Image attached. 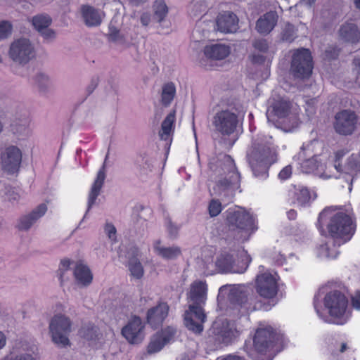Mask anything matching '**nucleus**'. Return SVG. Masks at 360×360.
<instances>
[{
  "label": "nucleus",
  "instance_id": "20e7f679",
  "mask_svg": "<svg viewBox=\"0 0 360 360\" xmlns=\"http://www.w3.org/2000/svg\"><path fill=\"white\" fill-rule=\"evenodd\" d=\"M207 285L200 281H194L188 295V310L186 311L184 321L186 328L200 333L203 330L202 323L206 319L202 306L206 300Z\"/></svg>",
  "mask_w": 360,
  "mask_h": 360
},
{
  "label": "nucleus",
  "instance_id": "49530a36",
  "mask_svg": "<svg viewBox=\"0 0 360 360\" xmlns=\"http://www.w3.org/2000/svg\"><path fill=\"white\" fill-rule=\"evenodd\" d=\"M12 25L8 21L0 22V40L7 38L11 34Z\"/></svg>",
  "mask_w": 360,
  "mask_h": 360
},
{
  "label": "nucleus",
  "instance_id": "6e6d98bb",
  "mask_svg": "<svg viewBox=\"0 0 360 360\" xmlns=\"http://www.w3.org/2000/svg\"><path fill=\"white\" fill-rule=\"evenodd\" d=\"M283 69H288L290 72L292 70V56H285L280 63Z\"/></svg>",
  "mask_w": 360,
  "mask_h": 360
},
{
  "label": "nucleus",
  "instance_id": "de8ad7c7",
  "mask_svg": "<svg viewBox=\"0 0 360 360\" xmlns=\"http://www.w3.org/2000/svg\"><path fill=\"white\" fill-rule=\"evenodd\" d=\"M28 120L27 119H24L22 120V124L14 123L12 124V129L14 133L20 134H28Z\"/></svg>",
  "mask_w": 360,
  "mask_h": 360
},
{
  "label": "nucleus",
  "instance_id": "423d86ee",
  "mask_svg": "<svg viewBox=\"0 0 360 360\" xmlns=\"http://www.w3.org/2000/svg\"><path fill=\"white\" fill-rule=\"evenodd\" d=\"M323 304L330 319L329 323L344 325L347 322L349 300L344 287L339 285L338 288H330L326 292Z\"/></svg>",
  "mask_w": 360,
  "mask_h": 360
},
{
  "label": "nucleus",
  "instance_id": "69168bd1",
  "mask_svg": "<svg viewBox=\"0 0 360 360\" xmlns=\"http://www.w3.org/2000/svg\"><path fill=\"white\" fill-rule=\"evenodd\" d=\"M151 18L148 13H143L140 18L141 23L143 26H148L150 22Z\"/></svg>",
  "mask_w": 360,
  "mask_h": 360
},
{
  "label": "nucleus",
  "instance_id": "4d7b16f0",
  "mask_svg": "<svg viewBox=\"0 0 360 360\" xmlns=\"http://www.w3.org/2000/svg\"><path fill=\"white\" fill-rule=\"evenodd\" d=\"M110 32L108 34L109 38L113 41H119L122 39L120 35V30L115 27H110Z\"/></svg>",
  "mask_w": 360,
  "mask_h": 360
},
{
  "label": "nucleus",
  "instance_id": "0e129e2a",
  "mask_svg": "<svg viewBox=\"0 0 360 360\" xmlns=\"http://www.w3.org/2000/svg\"><path fill=\"white\" fill-rule=\"evenodd\" d=\"M353 63L357 68V75L356 78V83L360 87V58H355L353 60Z\"/></svg>",
  "mask_w": 360,
  "mask_h": 360
},
{
  "label": "nucleus",
  "instance_id": "052dcab7",
  "mask_svg": "<svg viewBox=\"0 0 360 360\" xmlns=\"http://www.w3.org/2000/svg\"><path fill=\"white\" fill-rule=\"evenodd\" d=\"M38 32H40L41 36L46 39H53L56 36L55 32L49 29V27L44 29L43 28Z\"/></svg>",
  "mask_w": 360,
  "mask_h": 360
},
{
  "label": "nucleus",
  "instance_id": "774afa93",
  "mask_svg": "<svg viewBox=\"0 0 360 360\" xmlns=\"http://www.w3.org/2000/svg\"><path fill=\"white\" fill-rule=\"evenodd\" d=\"M13 360H35V359L32 355L25 354L17 356Z\"/></svg>",
  "mask_w": 360,
  "mask_h": 360
},
{
  "label": "nucleus",
  "instance_id": "dca6fc26",
  "mask_svg": "<svg viewBox=\"0 0 360 360\" xmlns=\"http://www.w3.org/2000/svg\"><path fill=\"white\" fill-rule=\"evenodd\" d=\"M276 340L278 338L271 327L259 328L254 337V347L258 352L265 354L274 349Z\"/></svg>",
  "mask_w": 360,
  "mask_h": 360
},
{
  "label": "nucleus",
  "instance_id": "7ed1b4c3",
  "mask_svg": "<svg viewBox=\"0 0 360 360\" xmlns=\"http://www.w3.org/2000/svg\"><path fill=\"white\" fill-rule=\"evenodd\" d=\"M210 169L220 179L214 187L215 193L228 200L231 199L235 191L240 188V174L237 172L233 160L231 156L224 155L210 165Z\"/></svg>",
  "mask_w": 360,
  "mask_h": 360
},
{
  "label": "nucleus",
  "instance_id": "680f3d73",
  "mask_svg": "<svg viewBox=\"0 0 360 360\" xmlns=\"http://www.w3.org/2000/svg\"><path fill=\"white\" fill-rule=\"evenodd\" d=\"M352 304L354 308L360 310V290L356 291L352 297Z\"/></svg>",
  "mask_w": 360,
  "mask_h": 360
},
{
  "label": "nucleus",
  "instance_id": "393cba45",
  "mask_svg": "<svg viewBox=\"0 0 360 360\" xmlns=\"http://www.w3.org/2000/svg\"><path fill=\"white\" fill-rule=\"evenodd\" d=\"M340 37L345 41L356 44L360 41V30L353 22H345L339 30Z\"/></svg>",
  "mask_w": 360,
  "mask_h": 360
},
{
  "label": "nucleus",
  "instance_id": "f704fd0d",
  "mask_svg": "<svg viewBox=\"0 0 360 360\" xmlns=\"http://www.w3.org/2000/svg\"><path fill=\"white\" fill-rule=\"evenodd\" d=\"M153 19L158 22L163 21L168 13V8L164 0H156L153 6Z\"/></svg>",
  "mask_w": 360,
  "mask_h": 360
},
{
  "label": "nucleus",
  "instance_id": "f8f14e48",
  "mask_svg": "<svg viewBox=\"0 0 360 360\" xmlns=\"http://www.w3.org/2000/svg\"><path fill=\"white\" fill-rule=\"evenodd\" d=\"M357 122L358 116L354 111L342 110L335 116L334 129L340 135H351L356 130Z\"/></svg>",
  "mask_w": 360,
  "mask_h": 360
},
{
  "label": "nucleus",
  "instance_id": "c03bdc74",
  "mask_svg": "<svg viewBox=\"0 0 360 360\" xmlns=\"http://www.w3.org/2000/svg\"><path fill=\"white\" fill-rule=\"evenodd\" d=\"M6 192L4 195L5 200L11 202V203H14L15 202H18L20 198V193L16 188L11 187H6Z\"/></svg>",
  "mask_w": 360,
  "mask_h": 360
},
{
  "label": "nucleus",
  "instance_id": "864d4df0",
  "mask_svg": "<svg viewBox=\"0 0 360 360\" xmlns=\"http://www.w3.org/2000/svg\"><path fill=\"white\" fill-rule=\"evenodd\" d=\"M292 27L290 23L287 24L285 29L281 32V39L283 41H292Z\"/></svg>",
  "mask_w": 360,
  "mask_h": 360
},
{
  "label": "nucleus",
  "instance_id": "c85d7f7f",
  "mask_svg": "<svg viewBox=\"0 0 360 360\" xmlns=\"http://www.w3.org/2000/svg\"><path fill=\"white\" fill-rule=\"evenodd\" d=\"M155 252L165 259H174L179 257L181 250L178 246L165 247L161 245L160 240H156L153 245Z\"/></svg>",
  "mask_w": 360,
  "mask_h": 360
},
{
  "label": "nucleus",
  "instance_id": "6e6552de",
  "mask_svg": "<svg viewBox=\"0 0 360 360\" xmlns=\"http://www.w3.org/2000/svg\"><path fill=\"white\" fill-rule=\"evenodd\" d=\"M70 319L61 314L54 315L49 323V328L51 340L59 347L70 345L68 336L71 332Z\"/></svg>",
  "mask_w": 360,
  "mask_h": 360
},
{
  "label": "nucleus",
  "instance_id": "b1692460",
  "mask_svg": "<svg viewBox=\"0 0 360 360\" xmlns=\"http://www.w3.org/2000/svg\"><path fill=\"white\" fill-rule=\"evenodd\" d=\"M47 207L45 204L42 203L38 205L34 210L29 214L22 216L18 224L20 230L27 231L30 227L46 212Z\"/></svg>",
  "mask_w": 360,
  "mask_h": 360
},
{
  "label": "nucleus",
  "instance_id": "7c9ffc66",
  "mask_svg": "<svg viewBox=\"0 0 360 360\" xmlns=\"http://www.w3.org/2000/svg\"><path fill=\"white\" fill-rule=\"evenodd\" d=\"M175 110H173L165 118L161 124L162 132L160 133L161 139L167 140L174 129L175 121Z\"/></svg>",
  "mask_w": 360,
  "mask_h": 360
},
{
  "label": "nucleus",
  "instance_id": "0eeeda50",
  "mask_svg": "<svg viewBox=\"0 0 360 360\" xmlns=\"http://www.w3.org/2000/svg\"><path fill=\"white\" fill-rule=\"evenodd\" d=\"M348 153L346 149H340L330 155L321 173L324 179L338 178L340 174L345 173L354 176L356 174L360 165L357 158L352 154L347 160L345 165H342L345 155Z\"/></svg>",
  "mask_w": 360,
  "mask_h": 360
},
{
  "label": "nucleus",
  "instance_id": "a19ab883",
  "mask_svg": "<svg viewBox=\"0 0 360 360\" xmlns=\"http://www.w3.org/2000/svg\"><path fill=\"white\" fill-rule=\"evenodd\" d=\"M34 81L39 89L41 92H46L49 86V80L47 75L38 73L34 77Z\"/></svg>",
  "mask_w": 360,
  "mask_h": 360
},
{
  "label": "nucleus",
  "instance_id": "412c9836",
  "mask_svg": "<svg viewBox=\"0 0 360 360\" xmlns=\"http://www.w3.org/2000/svg\"><path fill=\"white\" fill-rule=\"evenodd\" d=\"M217 30L221 32H235L238 29V18L231 11H224L217 15L216 20Z\"/></svg>",
  "mask_w": 360,
  "mask_h": 360
},
{
  "label": "nucleus",
  "instance_id": "a878e982",
  "mask_svg": "<svg viewBox=\"0 0 360 360\" xmlns=\"http://www.w3.org/2000/svg\"><path fill=\"white\" fill-rule=\"evenodd\" d=\"M290 110V102L283 100L276 101L272 105V106L267 109V119L269 121L274 122V116H276L278 118H284L288 115Z\"/></svg>",
  "mask_w": 360,
  "mask_h": 360
},
{
  "label": "nucleus",
  "instance_id": "cd10ccee",
  "mask_svg": "<svg viewBox=\"0 0 360 360\" xmlns=\"http://www.w3.org/2000/svg\"><path fill=\"white\" fill-rule=\"evenodd\" d=\"M74 276L77 283L82 286L89 285L93 280V275L89 267L81 262L75 264Z\"/></svg>",
  "mask_w": 360,
  "mask_h": 360
},
{
  "label": "nucleus",
  "instance_id": "f257e3e1",
  "mask_svg": "<svg viewBox=\"0 0 360 360\" xmlns=\"http://www.w3.org/2000/svg\"><path fill=\"white\" fill-rule=\"evenodd\" d=\"M317 228L322 236L342 243L349 241L356 231L353 209L350 206H329L319 215Z\"/></svg>",
  "mask_w": 360,
  "mask_h": 360
},
{
  "label": "nucleus",
  "instance_id": "f03ea898",
  "mask_svg": "<svg viewBox=\"0 0 360 360\" xmlns=\"http://www.w3.org/2000/svg\"><path fill=\"white\" fill-rule=\"evenodd\" d=\"M247 158L255 176L267 177L269 167L277 160L271 137L262 135L255 138Z\"/></svg>",
  "mask_w": 360,
  "mask_h": 360
},
{
  "label": "nucleus",
  "instance_id": "13d9d810",
  "mask_svg": "<svg viewBox=\"0 0 360 360\" xmlns=\"http://www.w3.org/2000/svg\"><path fill=\"white\" fill-rule=\"evenodd\" d=\"M71 263V261L68 259L61 260L60 266L59 268L60 278L61 279L63 278L65 272L69 269Z\"/></svg>",
  "mask_w": 360,
  "mask_h": 360
},
{
  "label": "nucleus",
  "instance_id": "4be33fe9",
  "mask_svg": "<svg viewBox=\"0 0 360 360\" xmlns=\"http://www.w3.org/2000/svg\"><path fill=\"white\" fill-rule=\"evenodd\" d=\"M169 306L166 302H160L155 307L148 310L147 321L153 327L157 328L162 323L167 316Z\"/></svg>",
  "mask_w": 360,
  "mask_h": 360
},
{
  "label": "nucleus",
  "instance_id": "aec40b11",
  "mask_svg": "<svg viewBox=\"0 0 360 360\" xmlns=\"http://www.w3.org/2000/svg\"><path fill=\"white\" fill-rule=\"evenodd\" d=\"M139 250L136 246L130 247L127 253V264L131 276L135 279H141L144 274V269L139 261Z\"/></svg>",
  "mask_w": 360,
  "mask_h": 360
},
{
  "label": "nucleus",
  "instance_id": "c9c22d12",
  "mask_svg": "<svg viewBox=\"0 0 360 360\" xmlns=\"http://www.w3.org/2000/svg\"><path fill=\"white\" fill-rule=\"evenodd\" d=\"M278 15L274 11H270L260 17L257 20V22L260 26H264L266 28H269V30L271 32L276 25Z\"/></svg>",
  "mask_w": 360,
  "mask_h": 360
},
{
  "label": "nucleus",
  "instance_id": "ea45409f",
  "mask_svg": "<svg viewBox=\"0 0 360 360\" xmlns=\"http://www.w3.org/2000/svg\"><path fill=\"white\" fill-rule=\"evenodd\" d=\"M165 345V342L157 333L152 337L148 345L147 351L149 354H153L161 350Z\"/></svg>",
  "mask_w": 360,
  "mask_h": 360
},
{
  "label": "nucleus",
  "instance_id": "473e14b6",
  "mask_svg": "<svg viewBox=\"0 0 360 360\" xmlns=\"http://www.w3.org/2000/svg\"><path fill=\"white\" fill-rule=\"evenodd\" d=\"M239 335L238 331L235 328L233 325L227 323L223 326L219 332L221 342L225 345L231 343Z\"/></svg>",
  "mask_w": 360,
  "mask_h": 360
},
{
  "label": "nucleus",
  "instance_id": "338daca9",
  "mask_svg": "<svg viewBox=\"0 0 360 360\" xmlns=\"http://www.w3.org/2000/svg\"><path fill=\"white\" fill-rule=\"evenodd\" d=\"M98 84V78H94L92 79L90 85L87 88V91L89 92V94H91L94 90L96 88Z\"/></svg>",
  "mask_w": 360,
  "mask_h": 360
},
{
  "label": "nucleus",
  "instance_id": "9d476101",
  "mask_svg": "<svg viewBox=\"0 0 360 360\" xmlns=\"http://www.w3.org/2000/svg\"><path fill=\"white\" fill-rule=\"evenodd\" d=\"M314 61L309 49H294V77L308 79L312 74Z\"/></svg>",
  "mask_w": 360,
  "mask_h": 360
},
{
  "label": "nucleus",
  "instance_id": "1a4fd4ad",
  "mask_svg": "<svg viewBox=\"0 0 360 360\" xmlns=\"http://www.w3.org/2000/svg\"><path fill=\"white\" fill-rule=\"evenodd\" d=\"M8 56L14 63L25 65L35 56L34 45L27 38L16 39L10 45Z\"/></svg>",
  "mask_w": 360,
  "mask_h": 360
},
{
  "label": "nucleus",
  "instance_id": "a211bd4d",
  "mask_svg": "<svg viewBox=\"0 0 360 360\" xmlns=\"http://www.w3.org/2000/svg\"><path fill=\"white\" fill-rule=\"evenodd\" d=\"M229 288L228 300L231 304L243 307L248 302V297L250 288L245 285H225L219 288V292H223Z\"/></svg>",
  "mask_w": 360,
  "mask_h": 360
},
{
  "label": "nucleus",
  "instance_id": "58836bf2",
  "mask_svg": "<svg viewBox=\"0 0 360 360\" xmlns=\"http://www.w3.org/2000/svg\"><path fill=\"white\" fill-rule=\"evenodd\" d=\"M32 22L34 28L37 31H39L43 28L44 29L49 27L52 20L48 15L41 14L34 16L32 18Z\"/></svg>",
  "mask_w": 360,
  "mask_h": 360
},
{
  "label": "nucleus",
  "instance_id": "6ab92c4d",
  "mask_svg": "<svg viewBox=\"0 0 360 360\" xmlns=\"http://www.w3.org/2000/svg\"><path fill=\"white\" fill-rule=\"evenodd\" d=\"M80 14L83 22L88 27L99 26L105 16L100 9L88 4L81 6Z\"/></svg>",
  "mask_w": 360,
  "mask_h": 360
},
{
  "label": "nucleus",
  "instance_id": "9b49d317",
  "mask_svg": "<svg viewBox=\"0 0 360 360\" xmlns=\"http://www.w3.org/2000/svg\"><path fill=\"white\" fill-rule=\"evenodd\" d=\"M226 225L230 231H240L254 229V219L243 208L229 209L226 212Z\"/></svg>",
  "mask_w": 360,
  "mask_h": 360
},
{
  "label": "nucleus",
  "instance_id": "4468645a",
  "mask_svg": "<svg viewBox=\"0 0 360 360\" xmlns=\"http://www.w3.org/2000/svg\"><path fill=\"white\" fill-rule=\"evenodd\" d=\"M241 257H243V266L238 267L234 264L233 256L229 253L221 254L216 261V266L222 273L242 274L245 271L251 262V257L247 252L243 250Z\"/></svg>",
  "mask_w": 360,
  "mask_h": 360
},
{
  "label": "nucleus",
  "instance_id": "39448f33",
  "mask_svg": "<svg viewBox=\"0 0 360 360\" xmlns=\"http://www.w3.org/2000/svg\"><path fill=\"white\" fill-rule=\"evenodd\" d=\"M245 112L244 108L240 103H230L214 114L212 125L218 133L230 136L242 124Z\"/></svg>",
  "mask_w": 360,
  "mask_h": 360
},
{
  "label": "nucleus",
  "instance_id": "8fccbe9b",
  "mask_svg": "<svg viewBox=\"0 0 360 360\" xmlns=\"http://www.w3.org/2000/svg\"><path fill=\"white\" fill-rule=\"evenodd\" d=\"M165 224L171 238H176L178 235L179 227L172 221L170 217H167L165 218Z\"/></svg>",
  "mask_w": 360,
  "mask_h": 360
},
{
  "label": "nucleus",
  "instance_id": "603ef678",
  "mask_svg": "<svg viewBox=\"0 0 360 360\" xmlns=\"http://www.w3.org/2000/svg\"><path fill=\"white\" fill-rule=\"evenodd\" d=\"M207 6L205 4V1H200L195 3L193 6L191 12L193 14V15L196 16V15L201 14L202 13L205 12V11L207 10Z\"/></svg>",
  "mask_w": 360,
  "mask_h": 360
},
{
  "label": "nucleus",
  "instance_id": "e2e57ef3",
  "mask_svg": "<svg viewBox=\"0 0 360 360\" xmlns=\"http://www.w3.org/2000/svg\"><path fill=\"white\" fill-rule=\"evenodd\" d=\"M251 61L255 64H262L265 61V57L262 54H252Z\"/></svg>",
  "mask_w": 360,
  "mask_h": 360
},
{
  "label": "nucleus",
  "instance_id": "bb28decb",
  "mask_svg": "<svg viewBox=\"0 0 360 360\" xmlns=\"http://www.w3.org/2000/svg\"><path fill=\"white\" fill-rule=\"evenodd\" d=\"M205 56L211 60H223L230 53L229 46L224 44H216L207 45L204 49Z\"/></svg>",
  "mask_w": 360,
  "mask_h": 360
},
{
  "label": "nucleus",
  "instance_id": "ddd939ff",
  "mask_svg": "<svg viewBox=\"0 0 360 360\" xmlns=\"http://www.w3.org/2000/svg\"><path fill=\"white\" fill-rule=\"evenodd\" d=\"M22 161V152L15 146L0 148V163L2 169L9 174L18 171Z\"/></svg>",
  "mask_w": 360,
  "mask_h": 360
},
{
  "label": "nucleus",
  "instance_id": "a18cd8bd",
  "mask_svg": "<svg viewBox=\"0 0 360 360\" xmlns=\"http://www.w3.org/2000/svg\"><path fill=\"white\" fill-rule=\"evenodd\" d=\"M340 49L336 46H330L324 51V59L328 60H335L339 56Z\"/></svg>",
  "mask_w": 360,
  "mask_h": 360
},
{
  "label": "nucleus",
  "instance_id": "3c124183",
  "mask_svg": "<svg viewBox=\"0 0 360 360\" xmlns=\"http://www.w3.org/2000/svg\"><path fill=\"white\" fill-rule=\"evenodd\" d=\"M253 47L262 52V53H266L269 49V45L266 39H255L252 42Z\"/></svg>",
  "mask_w": 360,
  "mask_h": 360
},
{
  "label": "nucleus",
  "instance_id": "e433bc0d",
  "mask_svg": "<svg viewBox=\"0 0 360 360\" xmlns=\"http://www.w3.org/2000/svg\"><path fill=\"white\" fill-rule=\"evenodd\" d=\"M134 165L141 174H146L151 170V160L146 153H141L136 156Z\"/></svg>",
  "mask_w": 360,
  "mask_h": 360
},
{
  "label": "nucleus",
  "instance_id": "f3484780",
  "mask_svg": "<svg viewBox=\"0 0 360 360\" xmlns=\"http://www.w3.org/2000/svg\"><path fill=\"white\" fill-rule=\"evenodd\" d=\"M144 326L141 318L133 316L122 329V334L131 344L140 343L144 338Z\"/></svg>",
  "mask_w": 360,
  "mask_h": 360
},
{
  "label": "nucleus",
  "instance_id": "5701e85b",
  "mask_svg": "<svg viewBox=\"0 0 360 360\" xmlns=\"http://www.w3.org/2000/svg\"><path fill=\"white\" fill-rule=\"evenodd\" d=\"M108 158V154L106 155L104 163L102 167L98 171L96 178L91 186V191L89 194L88 207L87 212L90 210L94 205L97 197L99 195L101 190L103 186L104 181L106 176L105 174V162Z\"/></svg>",
  "mask_w": 360,
  "mask_h": 360
},
{
  "label": "nucleus",
  "instance_id": "5fc2aeb1",
  "mask_svg": "<svg viewBox=\"0 0 360 360\" xmlns=\"http://www.w3.org/2000/svg\"><path fill=\"white\" fill-rule=\"evenodd\" d=\"M105 232L108 238L111 240H115L116 238V229L111 223H106L105 225Z\"/></svg>",
  "mask_w": 360,
  "mask_h": 360
},
{
  "label": "nucleus",
  "instance_id": "79ce46f5",
  "mask_svg": "<svg viewBox=\"0 0 360 360\" xmlns=\"http://www.w3.org/2000/svg\"><path fill=\"white\" fill-rule=\"evenodd\" d=\"M301 170L306 174L319 172L318 162L314 159H307L301 164Z\"/></svg>",
  "mask_w": 360,
  "mask_h": 360
},
{
  "label": "nucleus",
  "instance_id": "4c0bfd02",
  "mask_svg": "<svg viewBox=\"0 0 360 360\" xmlns=\"http://www.w3.org/2000/svg\"><path fill=\"white\" fill-rule=\"evenodd\" d=\"M80 335L87 340H94L98 338V328L95 325L88 323L82 326L79 330Z\"/></svg>",
  "mask_w": 360,
  "mask_h": 360
},
{
  "label": "nucleus",
  "instance_id": "bf43d9fd",
  "mask_svg": "<svg viewBox=\"0 0 360 360\" xmlns=\"http://www.w3.org/2000/svg\"><path fill=\"white\" fill-rule=\"evenodd\" d=\"M292 174V167L291 165H288L285 167L278 174V178L284 181L290 177Z\"/></svg>",
  "mask_w": 360,
  "mask_h": 360
},
{
  "label": "nucleus",
  "instance_id": "09e8293b",
  "mask_svg": "<svg viewBox=\"0 0 360 360\" xmlns=\"http://www.w3.org/2000/svg\"><path fill=\"white\" fill-rule=\"evenodd\" d=\"M209 214L211 217L217 216L221 211V204L218 200H212L208 207Z\"/></svg>",
  "mask_w": 360,
  "mask_h": 360
},
{
  "label": "nucleus",
  "instance_id": "2eb2a0df",
  "mask_svg": "<svg viewBox=\"0 0 360 360\" xmlns=\"http://www.w3.org/2000/svg\"><path fill=\"white\" fill-rule=\"evenodd\" d=\"M256 290L262 297L271 299L278 292L277 279L269 272L258 274L256 278Z\"/></svg>",
  "mask_w": 360,
  "mask_h": 360
},
{
  "label": "nucleus",
  "instance_id": "2f4dec72",
  "mask_svg": "<svg viewBox=\"0 0 360 360\" xmlns=\"http://www.w3.org/2000/svg\"><path fill=\"white\" fill-rule=\"evenodd\" d=\"M294 198L298 206L305 207L311 202V195L309 190L305 187L296 188L294 186Z\"/></svg>",
  "mask_w": 360,
  "mask_h": 360
},
{
  "label": "nucleus",
  "instance_id": "37998d69",
  "mask_svg": "<svg viewBox=\"0 0 360 360\" xmlns=\"http://www.w3.org/2000/svg\"><path fill=\"white\" fill-rule=\"evenodd\" d=\"M158 334L160 335L161 339L166 345L174 340V337L176 334V330L172 327H167L162 330L160 333H158Z\"/></svg>",
  "mask_w": 360,
  "mask_h": 360
},
{
  "label": "nucleus",
  "instance_id": "c756f323",
  "mask_svg": "<svg viewBox=\"0 0 360 360\" xmlns=\"http://www.w3.org/2000/svg\"><path fill=\"white\" fill-rule=\"evenodd\" d=\"M330 356L335 360L344 359L347 356L354 353V349L347 342H335L330 349Z\"/></svg>",
  "mask_w": 360,
  "mask_h": 360
},
{
  "label": "nucleus",
  "instance_id": "72a5a7b5",
  "mask_svg": "<svg viewBox=\"0 0 360 360\" xmlns=\"http://www.w3.org/2000/svg\"><path fill=\"white\" fill-rule=\"evenodd\" d=\"M176 94L175 85L172 82L165 84L162 87L161 103L167 107L170 105Z\"/></svg>",
  "mask_w": 360,
  "mask_h": 360
}]
</instances>
